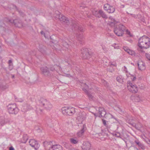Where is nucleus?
I'll return each instance as SVG.
<instances>
[{
  "instance_id": "obj_63",
  "label": "nucleus",
  "mask_w": 150,
  "mask_h": 150,
  "mask_svg": "<svg viewBox=\"0 0 150 150\" xmlns=\"http://www.w3.org/2000/svg\"><path fill=\"white\" fill-rule=\"evenodd\" d=\"M3 25H5L4 24H4H3Z\"/></svg>"
},
{
  "instance_id": "obj_14",
  "label": "nucleus",
  "mask_w": 150,
  "mask_h": 150,
  "mask_svg": "<svg viewBox=\"0 0 150 150\" xmlns=\"http://www.w3.org/2000/svg\"><path fill=\"white\" fill-rule=\"evenodd\" d=\"M93 15L96 17L103 18V12L102 10L93 11L92 12Z\"/></svg>"
},
{
  "instance_id": "obj_55",
  "label": "nucleus",
  "mask_w": 150,
  "mask_h": 150,
  "mask_svg": "<svg viewBox=\"0 0 150 150\" xmlns=\"http://www.w3.org/2000/svg\"><path fill=\"white\" fill-rule=\"evenodd\" d=\"M104 18H107V16L104 13V16H103Z\"/></svg>"
},
{
  "instance_id": "obj_15",
  "label": "nucleus",
  "mask_w": 150,
  "mask_h": 150,
  "mask_svg": "<svg viewBox=\"0 0 150 150\" xmlns=\"http://www.w3.org/2000/svg\"><path fill=\"white\" fill-rule=\"evenodd\" d=\"M43 144L45 149L48 150L53 145L52 141H45L44 142Z\"/></svg>"
},
{
  "instance_id": "obj_62",
  "label": "nucleus",
  "mask_w": 150,
  "mask_h": 150,
  "mask_svg": "<svg viewBox=\"0 0 150 150\" xmlns=\"http://www.w3.org/2000/svg\"><path fill=\"white\" fill-rule=\"evenodd\" d=\"M105 134H105V133H104V135Z\"/></svg>"
},
{
  "instance_id": "obj_48",
  "label": "nucleus",
  "mask_w": 150,
  "mask_h": 150,
  "mask_svg": "<svg viewBox=\"0 0 150 150\" xmlns=\"http://www.w3.org/2000/svg\"><path fill=\"white\" fill-rule=\"evenodd\" d=\"M146 58L150 60V55L149 54H146Z\"/></svg>"
},
{
  "instance_id": "obj_58",
  "label": "nucleus",
  "mask_w": 150,
  "mask_h": 150,
  "mask_svg": "<svg viewBox=\"0 0 150 150\" xmlns=\"http://www.w3.org/2000/svg\"><path fill=\"white\" fill-rule=\"evenodd\" d=\"M12 78H14V75H12Z\"/></svg>"
},
{
  "instance_id": "obj_45",
  "label": "nucleus",
  "mask_w": 150,
  "mask_h": 150,
  "mask_svg": "<svg viewBox=\"0 0 150 150\" xmlns=\"http://www.w3.org/2000/svg\"><path fill=\"white\" fill-rule=\"evenodd\" d=\"M113 46L115 48H118L119 47V45L118 44H117L116 43H115L113 44Z\"/></svg>"
},
{
  "instance_id": "obj_40",
  "label": "nucleus",
  "mask_w": 150,
  "mask_h": 150,
  "mask_svg": "<svg viewBox=\"0 0 150 150\" xmlns=\"http://www.w3.org/2000/svg\"><path fill=\"white\" fill-rule=\"evenodd\" d=\"M81 86H84L83 88H82V89L83 90V88H84L86 89V90L88 88V86L85 83H83L81 85Z\"/></svg>"
},
{
  "instance_id": "obj_54",
  "label": "nucleus",
  "mask_w": 150,
  "mask_h": 150,
  "mask_svg": "<svg viewBox=\"0 0 150 150\" xmlns=\"http://www.w3.org/2000/svg\"><path fill=\"white\" fill-rule=\"evenodd\" d=\"M125 7V6L124 5H122L120 6V8H124Z\"/></svg>"
},
{
  "instance_id": "obj_57",
  "label": "nucleus",
  "mask_w": 150,
  "mask_h": 150,
  "mask_svg": "<svg viewBox=\"0 0 150 150\" xmlns=\"http://www.w3.org/2000/svg\"><path fill=\"white\" fill-rule=\"evenodd\" d=\"M131 15H132V16L134 17H135L136 16V15H132V14H131Z\"/></svg>"
},
{
  "instance_id": "obj_25",
  "label": "nucleus",
  "mask_w": 150,
  "mask_h": 150,
  "mask_svg": "<svg viewBox=\"0 0 150 150\" xmlns=\"http://www.w3.org/2000/svg\"><path fill=\"white\" fill-rule=\"evenodd\" d=\"M76 37L78 40L80 42H81V43L82 44L81 41L83 40V34H79V35L77 34Z\"/></svg>"
},
{
  "instance_id": "obj_18",
  "label": "nucleus",
  "mask_w": 150,
  "mask_h": 150,
  "mask_svg": "<svg viewBox=\"0 0 150 150\" xmlns=\"http://www.w3.org/2000/svg\"><path fill=\"white\" fill-rule=\"evenodd\" d=\"M104 126L106 127L105 129V131H109L108 128L110 127V122L107 120L104 119Z\"/></svg>"
},
{
  "instance_id": "obj_61",
  "label": "nucleus",
  "mask_w": 150,
  "mask_h": 150,
  "mask_svg": "<svg viewBox=\"0 0 150 150\" xmlns=\"http://www.w3.org/2000/svg\"><path fill=\"white\" fill-rule=\"evenodd\" d=\"M72 42H73L74 44H75V42L74 41H72Z\"/></svg>"
},
{
  "instance_id": "obj_4",
  "label": "nucleus",
  "mask_w": 150,
  "mask_h": 150,
  "mask_svg": "<svg viewBox=\"0 0 150 150\" xmlns=\"http://www.w3.org/2000/svg\"><path fill=\"white\" fill-rule=\"evenodd\" d=\"M62 110L63 114L69 116L72 115L75 112V109L73 107H63Z\"/></svg>"
},
{
  "instance_id": "obj_8",
  "label": "nucleus",
  "mask_w": 150,
  "mask_h": 150,
  "mask_svg": "<svg viewBox=\"0 0 150 150\" xmlns=\"http://www.w3.org/2000/svg\"><path fill=\"white\" fill-rule=\"evenodd\" d=\"M81 56L83 59H88L90 56V54L87 48H83L81 50Z\"/></svg>"
},
{
  "instance_id": "obj_36",
  "label": "nucleus",
  "mask_w": 150,
  "mask_h": 150,
  "mask_svg": "<svg viewBox=\"0 0 150 150\" xmlns=\"http://www.w3.org/2000/svg\"><path fill=\"white\" fill-rule=\"evenodd\" d=\"M36 111L38 114H41L42 113V110L38 108H36Z\"/></svg>"
},
{
  "instance_id": "obj_50",
  "label": "nucleus",
  "mask_w": 150,
  "mask_h": 150,
  "mask_svg": "<svg viewBox=\"0 0 150 150\" xmlns=\"http://www.w3.org/2000/svg\"><path fill=\"white\" fill-rule=\"evenodd\" d=\"M86 117L84 115H83L81 116V118L83 120H84L86 119Z\"/></svg>"
},
{
  "instance_id": "obj_6",
  "label": "nucleus",
  "mask_w": 150,
  "mask_h": 150,
  "mask_svg": "<svg viewBox=\"0 0 150 150\" xmlns=\"http://www.w3.org/2000/svg\"><path fill=\"white\" fill-rule=\"evenodd\" d=\"M127 86L128 89L133 93H136L138 91V88L136 85L130 83V81H128Z\"/></svg>"
},
{
  "instance_id": "obj_41",
  "label": "nucleus",
  "mask_w": 150,
  "mask_h": 150,
  "mask_svg": "<svg viewBox=\"0 0 150 150\" xmlns=\"http://www.w3.org/2000/svg\"><path fill=\"white\" fill-rule=\"evenodd\" d=\"M12 63V60H10L8 61V63L9 64V68L10 69V70H11L13 68L12 65H11V64Z\"/></svg>"
},
{
  "instance_id": "obj_33",
  "label": "nucleus",
  "mask_w": 150,
  "mask_h": 150,
  "mask_svg": "<svg viewBox=\"0 0 150 150\" xmlns=\"http://www.w3.org/2000/svg\"><path fill=\"white\" fill-rule=\"evenodd\" d=\"M134 100L135 102H139L140 100L139 96L138 95H136L134 96Z\"/></svg>"
},
{
  "instance_id": "obj_29",
  "label": "nucleus",
  "mask_w": 150,
  "mask_h": 150,
  "mask_svg": "<svg viewBox=\"0 0 150 150\" xmlns=\"http://www.w3.org/2000/svg\"><path fill=\"white\" fill-rule=\"evenodd\" d=\"M23 108L24 111H26L27 110H28L29 109H31V107H30L29 105H27L23 106Z\"/></svg>"
},
{
  "instance_id": "obj_10",
  "label": "nucleus",
  "mask_w": 150,
  "mask_h": 150,
  "mask_svg": "<svg viewBox=\"0 0 150 150\" xmlns=\"http://www.w3.org/2000/svg\"><path fill=\"white\" fill-rule=\"evenodd\" d=\"M104 8L109 13H112L115 11L114 7L110 6L108 4H106L104 5Z\"/></svg>"
},
{
  "instance_id": "obj_44",
  "label": "nucleus",
  "mask_w": 150,
  "mask_h": 150,
  "mask_svg": "<svg viewBox=\"0 0 150 150\" xmlns=\"http://www.w3.org/2000/svg\"><path fill=\"white\" fill-rule=\"evenodd\" d=\"M114 66L115 67L116 66V64L115 63H113L112 62H109L108 66Z\"/></svg>"
},
{
  "instance_id": "obj_34",
  "label": "nucleus",
  "mask_w": 150,
  "mask_h": 150,
  "mask_svg": "<svg viewBox=\"0 0 150 150\" xmlns=\"http://www.w3.org/2000/svg\"><path fill=\"white\" fill-rule=\"evenodd\" d=\"M6 123L4 119V118L2 117L0 118V124L1 125H3Z\"/></svg>"
},
{
  "instance_id": "obj_3",
  "label": "nucleus",
  "mask_w": 150,
  "mask_h": 150,
  "mask_svg": "<svg viewBox=\"0 0 150 150\" xmlns=\"http://www.w3.org/2000/svg\"><path fill=\"white\" fill-rule=\"evenodd\" d=\"M125 29V26L122 24H120L118 26V27H117L115 28L114 29V32L117 36H120L122 35Z\"/></svg>"
},
{
  "instance_id": "obj_22",
  "label": "nucleus",
  "mask_w": 150,
  "mask_h": 150,
  "mask_svg": "<svg viewBox=\"0 0 150 150\" xmlns=\"http://www.w3.org/2000/svg\"><path fill=\"white\" fill-rule=\"evenodd\" d=\"M83 147L86 150H89L91 147V144L90 143L88 142H84L83 144Z\"/></svg>"
},
{
  "instance_id": "obj_16",
  "label": "nucleus",
  "mask_w": 150,
  "mask_h": 150,
  "mask_svg": "<svg viewBox=\"0 0 150 150\" xmlns=\"http://www.w3.org/2000/svg\"><path fill=\"white\" fill-rule=\"evenodd\" d=\"M139 69L143 70L145 69V64L142 61H139L137 63Z\"/></svg>"
},
{
  "instance_id": "obj_60",
  "label": "nucleus",
  "mask_w": 150,
  "mask_h": 150,
  "mask_svg": "<svg viewBox=\"0 0 150 150\" xmlns=\"http://www.w3.org/2000/svg\"><path fill=\"white\" fill-rule=\"evenodd\" d=\"M101 120H102V121L103 122V119L102 118L101 119Z\"/></svg>"
},
{
  "instance_id": "obj_46",
  "label": "nucleus",
  "mask_w": 150,
  "mask_h": 150,
  "mask_svg": "<svg viewBox=\"0 0 150 150\" xmlns=\"http://www.w3.org/2000/svg\"><path fill=\"white\" fill-rule=\"evenodd\" d=\"M99 116L100 117H103L102 115V110L100 111V109H99Z\"/></svg>"
},
{
  "instance_id": "obj_64",
  "label": "nucleus",
  "mask_w": 150,
  "mask_h": 150,
  "mask_svg": "<svg viewBox=\"0 0 150 150\" xmlns=\"http://www.w3.org/2000/svg\"><path fill=\"white\" fill-rule=\"evenodd\" d=\"M69 42H71V43H72V42H70V41H69Z\"/></svg>"
},
{
  "instance_id": "obj_20",
  "label": "nucleus",
  "mask_w": 150,
  "mask_h": 150,
  "mask_svg": "<svg viewBox=\"0 0 150 150\" xmlns=\"http://www.w3.org/2000/svg\"><path fill=\"white\" fill-rule=\"evenodd\" d=\"M134 142L142 149L144 150L145 149V147L144 146L139 140H135Z\"/></svg>"
},
{
  "instance_id": "obj_28",
  "label": "nucleus",
  "mask_w": 150,
  "mask_h": 150,
  "mask_svg": "<svg viewBox=\"0 0 150 150\" xmlns=\"http://www.w3.org/2000/svg\"><path fill=\"white\" fill-rule=\"evenodd\" d=\"M83 91L87 94L88 98L90 99H92L93 98V96L88 91L84 88H83Z\"/></svg>"
},
{
  "instance_id": "obj_51",
  "label": "nucleus",
  "mask_w": 150,
  "mask_h": 150,
  "mask_svg": "<svg viewBox=\"0 0 150 150\" xmlns=\"http://www.w3.org/2000/svg\"><path fill=\"white\" fill-rule=\"evenodd\" d=\"M9 150H15V149L12 146H11L9 148Z\"/></svg>"
},
{
  "instance_id": "obj_30",
  "label": "nucleus",
  "mask_w": 150,
  "mask_h": 150,
  "mask_svg": "<svg viewBox=\"0 0 150 150\" xmlns=\"http://www.w3.org/2000/svg\"><path fill=\"white\" fill-rule=\"evenodd\" d=\"M111 115L110 114L106 113L104 115V117L106 119V120H108L111 118Z\"/></svg>"
},
{
  "instance_id": "obj_37",
  "label": "nucleus",
  "mask_w": 150,
  "mask_h": 150,
  "mask_svg": "<svg viewBox=\"0 0 150 150\" xmlns=\"http://www.w3.org/2000/svg\"><path fill=\"white\" fill-rule=\"evenodd\" d=\"M57 67V65H51L50 66V67H49V68L50 69V70L52 71H54L55 70V68L56 67Z\"/></svg>"
},
{
  "instance_id": "obj_1",
  "label": "nucleus",
  "mask_w": 150,
  "mask_h": 150,
  "mask_svg": "<svg viewBox=\"0 0 150 150\" xmlns=\"http://www.w3.org/2000/svg\"><path fill=\"white\" fill-rule=\"evenodd\" d=\"M138 46L141 49L149 48L150 47V39L145 36L140 38L138 41Z\"/></svg>"
},
{
  "instance_id": "obj_35",
  "label": "nucleus",
  "mask_w": 150,
  "mask_h": 150,
  "mask_svg": "<svg viewBox=\"0 0 150 150\" xmlns=\"http://www.w3.org/2000/svg\"><path fill=\"white\" fill-rule=\"evenodd\" d=\"M128 53L133 56H135V52L134 51L130 50L128 52Z\"/></svg>"
},
{
  "instance_id": "obj_5",
  "label": "nucleus",
  "mask_w": 150,
  "mask_h": 150,
  "mask_svg": "<svg viewBox=\"0 0 150 150\" xmlns=\"http://www.w3.org/2000/svg\"><path fill=\"white\" fill-rule=\"evenodd\" d=\"M8 110L10 114H16L19 111L15 104H9L8 106Z\"/></svg>"
},
{
  "instance_id": "obj_24",
  "label": "nucleus",
  "mask_w": 150,
  "mask_h": 150,
  "mask_svg": "<svg viewBox=\"0 0 150 150\" xmlns=\"http://www.w3.org/2000/svg\"><path fill=\"white\" fill-rule=\"evenodd\" d=\"M39 50L42 53L44 54L45 52V47L43 45H40Z\"/></svg>"
},
{
  "instance_id": "obj_23",
  "label": "nucleus",
  "mask_w": 150,
  "mask_h": 150,
  "mask_svg": "<svg viewBox=\"0 0 150 150\" xmlns=\"http://www.w3.org/2000/svg\"><path fill=\"white\" fill-rule=\"evenodd\" d=\"M70 142L71 143L73 144H76L78 142V139L76 138H72L70 139Z\"/></svg>"
},
{
  "instance_id": "obj_52",
  "label": "nucleus",
  "mask_w": 150,
  "mask_h": 150,
  "mask_svg": "<svg viewBox=\"0 0 150 150\" xmlns=\"http://www.w3.org/2000/svg\"><path fill=\"white\" fill-rule=\"evenodd\" d=\"M124 67V71H125L126 72H127V68L125 66Z\"/></svg>"
},
{
  "instance_id": "obj_56",
  "label": "nucleus",
  "mask_w": 150,
  "mask_h": 150,
  "mask_svg": "<svg viewBox=\"0 0 150 150\" xmlns=\"http://www.w3.org/2000/svg\"><path fill=\"white\" fill-rule=\"evenodd\" d=\"M40 33L42 35L45 34L44 32L42 31H41Z\"/></svg>"
},
{
  "instance_id": "obj_53",
  "label": "nucleus",
  "mask_w": 150,
  "mask_h": 150,
  "mask_svg": "<svg viewBox=\"0 0 150 150\" xmlns=\"http://www.w3.org/2000/svg\"><path fill=\"white\" fill-rule=\"evenodd\" d=\"M141 21L143 22H144L145 21V19H144V18L143 17H142V19H141Z\"/></svg>"
},
{
  "instance_id": "obj_2",
  "label": "nucleus",
  "mask_w": 150,
  "mask_h": 150,
  "mask_svg": "<svg viewBox=\"0 0 150 150\" xmlns=\"http://www.w3.org/2000/svg\"><path fill=\"white\" fill-rule=\"evenodd\" d=\"M38 102L40 106L44 107L46 110H50L52 107V104L50 102L43 98H41Z\"/></svg>"
},
{
  "instance_id": "obj_19",
  "label": "nucleus",
  "mask_w": 150,
  "mask_h": 150,
  "mask_svg": "<svg viewBox=\"0 0 150 150\" xmlns=\"http://www.w3.org/2000/svg\"><path fill=\"white\" fill-rule=\"evenodd\" d=\"M58 18L59 20L61 22L68 23L69 22V21L67 19V18L64 16L62 15H59L58 16Z\"/></svg>"
},
{
  "instance_id": "obj_7",
  "label": "nucleus",
  "mask_w": 150,
  "mask_h": 150,
  "mask_svg": "<svg viewBox=\"0 0 150 150\" xmlns=\"http://www.w3.org/2000/svg\"><path fill=\"white\" fill-rule=\"evenodd\" d=\"M40 70L41 73L44 76L47 77H50L52 76V74L49 70L48 68L47 67H41Z\"/></svg>"
},
{
  "instance_id": "obj_49",
  "label": "nucleus",
  "mask_w": 150,
  "mask_h": 150,
  "mask_svg": "<svg viewBox=\"0 0 150 150\" xmlns=\"http://www.w3.org/2000/svg\"><path fill=\"white\" fill-rule=\"evenodd\" d=\"M115 135L117 137H120V134L119 133H116L115 134Z\"/></svg>"
},
{
  "instance_id": "obj_9",
  "label": "nucleus",
  "mask_w": 150,
  "mask_h": 150,
  "mask_svg": "<svg viewBox=\"0 0 150 150\" xmlns=\"http://www.w3.org/2000/svg\"><path fill=\"white\" fill-rule=\"evenodd\" d=\"M8 21L11 23H13L14 25L19 28H21L23 26V23L19 19L14 20H9Z\"/></svg>"
},
{
  "instance_id": "obj_59",
  "label": "nucleus",
  "mask_w": 150,
  "mask_h": 150,
  "mask_svg": "<svg viewBox=\"0 0 150 150\" xmlns=\"http://www.w3.org/2000/svg\"><path fill=\"white\" fill-rule=\"evenodd\" d=\"M139 124L140 125V127H142V125H141V124H140V123H139Z\"/></svg>"
},
{
  "instance_id": "obj_38",
  "label": "nucleus",
  "mask_w": 150,
  "mask_h": 150,
  "mask_svg": "<svg viewBox=\"0 0 150 150\" xmlns=\"http://www.w3.org/2000/svg\"><path fill=\"white\" fill-rule=\"evenodd\" d=\"M129 74L131 76V79H132V80L133 81H135L137 79L136 75L135 74L132 75V74Z\"/></svg>"
},
{
  "instance_id": "obj_12",
  "label": "nucleus",
  "mask_w": 150,
  "mask_h": 150,
  "mask_svg": "<svg viewBox=\"0 0 150 150\" xmlns=\"http://www.w3.org/2000/svg\"><path fill=\"white\" fill-rule=\"evenodd\" d=\"M110 21H105V22L107 23L108 24L112 27H114L116 26V24L118 22L114 20L112 17H109L108 18Z\"/></svg>"
},
{
  "instance_id": "obj_39",
  "label": "nucleus",
  "mask_w": 150,
  "mask_h": 150,
  "mask_svg": "<svg viewBox=\"0 0 150 150\" xmlns=\"http://www.w3.org/2000/svg\"><path fill=\"white\" fill-rule=\"evenodd\" d=\"M96 137H98V138L100 139L101 140H103V137H100L101 136H102V134L101 133H98L97 134H96Z\"/></svg>"
},
{
  "instance_id": "obj_13",
  "label": "nucleus",
  "mask_w": 150,
  "mask_h": 150,
  "mask_svg": "<svg viewBox=\"0 0 150 150\" xmlns=\"http://www.w3.org/2000/svg\"><path fill=\"white\" fill-rule=\"evenodd\" d=\"M74 28L78 29L81 32L84 31L83 28L81 26H79L78 24L75 22H73V25L72 26V30Z\"/></svg>"
},
{
  "instance_id": "obj_31",
  "label": "nucleus",
  "mask_w": 150,
  "mask_h": 150,
  "mask_svg": "<svg viewBox=\"0 0 150 150\" xmlns=\"http://www.w3.org/2000/svg\"><path fill=\"white\" fill-rule=\"evenodd\" d=\"M28 139V137L27 135L26 134H24L23 137V142L24 143H25Z\"/></svg>"
},
{
  "instance_id": "obj_11",
  "label": "nucleus",
  "mask_w": 150,
  "mask_h": 150,
  "mask_svg": "<svg viewBox=\"0 0 150 150\" xmlns=\"http://www.w3.org/2000/svg\"><path fill=\"white\" fill-rule=\"evenodd\" d=\"M29 142L30 145L32 147H34L36 150L38 149L40 146L38 142L34 139H30Z\"/></svg>"
},
{
  "instance_id": "obj_32",
  "label": "nucleus",
  "mask_w": 150,
  "mask_h": 150,
  "mask_svg": "<svg viewBox=\"0 0 150 150\" xmlns=\"http://www.w3.org/2000/svg\"><path fill=\"white\" fill-rule=\"evenodd\" d=\"M107 69V71L111 72H112L114 71L113 68L111 66H108Z\"/></svg>"
},
{
  "instance_id": "obj_17",
  "label": "nucleus",
  "mask_w": 150,
  "mask_h": 150,
  "mask_svg": "<svg viewBox=\"0 0 150 150\" xmlns=\"http://www.w3.org/2000/svg\"><path fill=\"white\" fill-rule=\"evenodd\" d=\"M48 150H63V148L59 145H53Z\"/></svg>"
},
{
  "instance_id": "obj_27",
  "label": "nucleus",
  "mask_w": 150,
  "mask_h": 150,
  "mask_svg": "<svg viewBox=\"0 0 150 150\" xmlns=\"http://www.w3.org/2000/svg\"><path fill=\"white\" fill-rule=\"evenodd\" d=\"M62 45L63 46L67 49L70 48L71 46L65 41H63Z\"/></svg>"
},
{
  "instance_id": "obj_42",
  "label": "nucleus",
  "mask_w": 150,
  "mask_h": 150,
  "mask_svg": "<svg viewBox=\"0 0 150 150\" xmlns=\"http://www.w3.org/2000/svg\"><path fill=\"white\" fill-rule=\"evenodd\" d=\"M123 49L124 50L127 52V53H128V52L129 51V50H130L127 47H123Z\"/></svg>"
},
{
  "instance_id": "obj_43",
  "label": "nucleus",
  "mask_w": 150,
  "mask_h": 150,
  "mask_svg": "<svg viewBox=\"0 0 150 150\" xmlns=\"http://www.w3.org/2000/svg\"><path fill=\"white\" fill-rule=\"evenodd\" d=\"M103 83L104 86H105V87L107 88L109 87V84L107 81L104 80Z\"/></svg>"
},
{
  "instance_id": "obj_21",
  "label": "nucleus",
  "mask_w": 150,
  "mask_h": 150,
  "mask_svg": "<svg viewBox=\"0 0 150 150\" xmlns=\"http://www.w3.org/2000/svg\"><path fill=\"white\" fill-rule=\"evenodd\" d=\"M85 125H83L82 128L80 131H79L77 133V135L79 137H81L83 135L84 132L85 130Z\"/></svg>"
},
{
  "instance_id": "obj_26",
  "label": "nucleus",
  "mask_w": 150,
  "mask_h": 150,
  "mask_svg": "<svg viewBox=\"0 0 150 150\" xmlns=\"http://www.w3.org/2000/svg\"><path fill=\"white\" fill-rule=\"evenodd\" d=\"M116 80L117 82L120 83H122L123 82V79L121 76H117L116 77Z\"/></svg>"
},
{
  "instance_id": "obj_47",
  "label": "nucleus",
  "mask_w": 150,
  "mask_h": 150,
  "mask_svg": "<svg viewBox=\"0 0 150 150\" xmlns=\"http://www.w3.org/2000/svg\"><path fill=\"white\" fill-rule=\"evenodd\" d=\"M19 13L20 15L23 17H24L25 16V14L21 11H19Z\"/></svg>"
}]
</instances>
